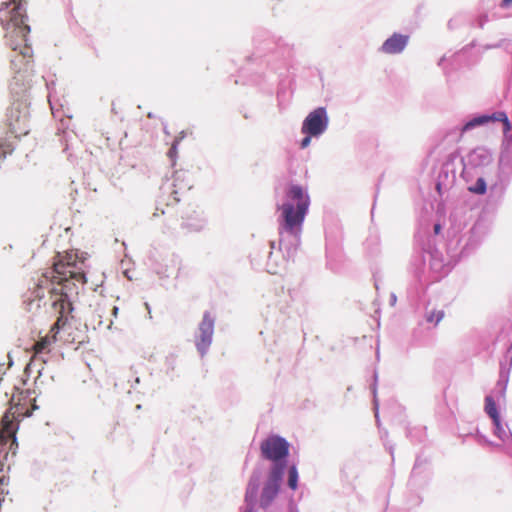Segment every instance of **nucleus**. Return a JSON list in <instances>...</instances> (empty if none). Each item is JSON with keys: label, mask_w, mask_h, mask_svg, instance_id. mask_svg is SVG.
Listing matches in <instances>:
<instances>
[{"label": "nucleus", "mask_w": 512, "mask_h": 512, "mask_svg": "<svg viewBox=\"0 0 512 512\" xmlns=\"http://www.w3.org/2000/svg\"><path fill=\"white\" fill-rule=\"evenodd\" d=\"M53 264V270L44 273L39 279L36 288V297L41 299L44 295L43 290L47 289L51 297L67 289L70 280L84 284L85 277V259L80 257L77 251L70 250L64 253H58Z\"/></svg>", "instance_id": "obj_1"}, {"label": "nucleus", "mask_w": 512, "mask_h": 512, "mask_svg": "<svg viewBox=\"0 0 512 512\" xmlns=\"http://www.w3.org/2000/svg\"><path fill=\"white\" fill-rule=\"evenodd\" d=\"M285 197V202L278 206V210L281 211L278 219L279 234L281 237L287 234L298 238L308 212L310 199L303 188L295 184H291L287 188Z\"/></svg>", "instance_id": "obj_2"}, {"label": "nucleus", "mask_w": 512, "mask_h": 512, "mask_svg": "<svg viewBox=\"0 0 512 512\" xmlns=\"http://www.w3.org/2000/svg\"><path fill=\"white\" fill-rule=\"evenodd\" d=\"M26 0H9L0 6V24L6 32H16L25 38L30 32L26 24L27 12L24 4Z\"/></svg>", "instance_id": "obj_3"}, {"label": "nucleus", "mask_w": 512, "mask_h": 512, "mask_svg": "<svg viewBox=\"0 0 512 512\" xmlns=\"http://www.w3.org/2000/svg\"><path fill=\"white\" fill-rule=\"evenodd\" d=\"M6 125L15 137H21L29 133L28 104L23 100H15L6 112Z\"/></svg>", "instance_id": "obj_4"}, {"label": "nucleus", "mask_w": 512, "mask_h": 512, "mask_svg": "<svg viewBox=\"0 0 512 512\" xmlns=\"http://www.w3.org/2000/svg\"><path fill=\"white\" fill-rule=\"evenodd\" d=\"M289 447V443L284 438L272 435L261 443L260 450L263 458L279 465L278 462L288 456Z\"/></svg>", "instance_id": "obj_5"}, {"label": "nucleus", "mask_w": 512, "mask_h": 512, "mask_svg": "<svg viewBox=\"0 0 512 512\" xmlns=\"http://www.w3.org/2000/svg\"><path fill=\"white\" fill-rule=\"evenodd\" d=\"M327 125L326 110L320 107L308 114L303 121L301 131L305 135L319 136L326 130Z\"/></svg>", "instance_id": "obj_6"}, {"label": "nucleus", "mask_w": 512, "mask_h": 512, "mask_svg": "<svg viewBox=\"0 0 512 512\" xmlns=\"http://www.w3.org/2000/svg\"><path fill=\"white\" fill-rule=\"evenodd\" d=\"M284 465H274L261 495V505L268 506L276 497L282 480Z\"/></svg>", "instance_id": "obj_7"}, {"label": "nucleus", "mask_w": 512, "mask_h": 512, "mask_svg": "<svg viewBox=\"0 0 512 512\" xmlns=\"http://www.w3.org/2000/svg\"><path fill=\"white\" fill-rule=\"evenodd\" d=\"M214 332V318L210 312H205L199 324V334L196 336L195 345L197 350L204 356L212 343Z\"/></svg>", "instance_id": "obj_8"}, {"label": "nucleus", "mask_w": 512, "mask_h": 512, "mask_svg": "<svg viewBox=\"0 0 512 512\" xmlns=\"http://www.w3.org/2000/svg\"><path fill=\"white\" fill-rule=\"evenodd\" d=\"M177 194V190H172L167 197L163 195L158 202L155 212L152 215L153 218L165 215H179L181 211L178 207L179 198L177 197Z\"/></svg>", "instance_id": "obj_9"}, {"label": "nucleus", "mask_w": 512, "mask_h": 512, "mask_svg": "<svg viewBox=\"0 0 512 512\" xmlns=\"http://www.w3.org/2000/svg\"><path fill=\"white\" fill-rule=\"evenodd\" d=\"M54 296L55 299L53 300L52 305L60 315L58 316L56 322L51 327L50 333L57 335L59 329L63 327L66 323V319L64 318L63 313L65 311L66 305L69 304V302L67 293L63 292L62 290L59 293L54 294L53 297Z\"/></svg>", "instance_id": "obj_10"}, {"label": "nucleus", "mask_w": 512, "mask_h": 512, "mask_svg": "<svg viewBox=\"0 0 512 512\" xmlns=\"http://www.w3.org/2000/svg\"><path fill=\"white\" fill-rule=\"evenodd\" d=\"M409 37L394 33L381 46V51L386 54H397L404 50L408 43Z\"/></svg>", "instance_id": "obj_11"}, {"label": "nucleus", "mask_w": 512, "mask_h": 512, "mask_svg": "<svg viewBox=\"0 0 512 512\" xmlns=\"http://www.w3.org/2000/svg\"><path fill=\"white\" fill-rule=\"evenodd\" d=\"M56 341V335L53 333L47 334L45 337L40 338L33 345V351L35 354L48 353L50 346Z\"/></svg>", "instance_id": "obj_12"}, {"label": "nucleus", "mask_w": 512, "mask_h": 512, "mask_svg": "<svg viewBox=\"0 0 512 512\" xmlns=\"http://www.w3.org/2000/svg\"><path fill=\"white\" fill-rule=\"evenodd\" d=\"M485 412L491 417L497 429H500V416L496 403L491 396L485 397Z\"/></svg>", "instance_id": "obj_13"}, {"label": "nucleus", "mask_w": 512, "mask_h": 512, "mask_svg": "<svg viewBox=\"0 0 512 512\" xmlns=\"http://www.w3.org/2000/svg\"><path fill=\"white\" fill-rule=\"evenodd\" d=\"M181 219L182 221L180 226L182 230H184L186 233L199 231L201 229L200 220L197 219L196 217H184L183 215H181Z\"/></svg>", "instance_id": "obj_14"}, {"label": "nucleus", "mask_w": 512, "mask_h": 512, "mask_svg": "<svg viewBox=\"0 0 512 512\" xmlns=\"http://www.w3.org/2000/svg\"><path fill=\"white\" fill-rule=\"evenodd\" d=\"M288 486L292 490H296L298 487V471L296 466H291L288 471Z\"/></svg>", "instance_id": "obj_15"}, {"label": "nucleus", "mask_w": 512, "mask_h": 512, "mask_svg": "<svg viewBox=\"0 0 512 512\" xmlns=\"http://www.w3.org/2000/svg\"><path fill=\"white\" fill-rule=\"evenodd\" d=\"M489 117H490V120L501 121L504 125V132L510 131L511 125H510L507 115L504 112L494 113L493 115H491Z\"/></svg>", "instance_id": "obj_16"}, {"label": "nucleus", "mask_w": 512, "mask_h": 512, "mask_svg": "<svg viewBox=\"0 0 512 512\" xmlns=\"http://www.w3.org/2000/svg\"><path fill=\"white\" fill-rule=\"evenodd\" d=\"M489 121H490V117H488V116H481V117L474 118L473 120H471L464 126V130L474 127L476 125H482Z\"/></svg>", "instance_id": "obj_17"}, {"label": "nucleus", "mask_w": 512, "mask_h": 512, "mask_svg": "<svg viewBox=\"0 0 512 512\" xmlns=\"http://www.w3.org/2000/svg\"><path fill=\"white\" fill-rule=\"evenodd\" d=\"M444 317V312L443 311H432L428 316H427V321L428 322H434L435 324H438Z\"/></svg>", "instance_id": "obj_18"}, {"label": "nucleus", "mask_w": 512, "mask_h": 512, "mask_svg": "<svg viewBox=\"0 0 512 512\" xmlns=\"http://www.w3.org/2000/svg\"><path fill=\"white\" fill-rule=\"evenodd\" d=\"M473 192L483 194L486 191V184L483 179H479L477 181V187L474 189H471Z\"/></svg>", "instance_id": "obj_19"}, {"label": "nucleus", "mask_w": 512, "mask_h": 512, "mask_svg": "<svg viewBox=\"0 0 512 512\" xmlns=\"http://www.w3.org/2000/svg\"><path fill=\"white\" fill-rule=\"evenodd\" d=\"M312 136H313V135H306V136L302 139V141H301V143H300V147H301L302 149H305V148H307V147L310 145L311 137H312Z\"/></svg>", "instance_id": "obj_20"}, {"label": "nucleus", "mask_w": 512, "mask_h": 512, "mask_svg": "<svg viewBox=\"0 0 512 512\" xmlns=\"http://www.w3.org/2000/svg\"><path fill=\"white\" fill-rule=\"evenodd\" d=\"M511 4H512V0H502V3H501V5H502L503 7H508V6H510Z\"/></svg>", "instance_id": "obj_21"}, {"label": "nucleus", "mask_w": 512, "mask_h": 512, "mask_svg": "<svg viewBox=\"0 0 512 512\" xmlns=\"http://www.w3.org/2000/svg\"><path fill=\"white\" fill-rule=\"evenodd\" d=\"M440 231H441V225H440V224H438V223H437V224H435V225H434V233H435V234H439V233H440Z\"/></svg>", "instance_id": "obj_22"}, {"label": "nucleus", "mask_w": 512, "mask_h": 512, "mask_svg": "<svg viewBox=\"0 0 512 512\" xmlns=\"http://www.w3.org/2000/svg\"><path fill=\"white\" fill-rule=\"evenodd\" d=\"M255 491L250 492L249 490L246 493V501L249 500V497H254Z\"/></svg>", "instance_id": "obj_23"}, {"label": "nucleus", "mask_w": 512, "mask_h": 512, "mask_svg": "<svg viewBox=\"0 0 512 512\" xmlns=\"http://www.w3.org/2000/svg\"><path fill=\"white\" fill-rule=\"evenodd\" d=\"M113 315L116 317L117 316V313H118V307L116 306H113L112 309H111Z\"/></svg>", "instance_id": "obj_24"}, {"label": "nucleus", "mask_w": 512, "mask_h": 512, "mask_svg": "<svg viewBox=\"0 0 512 512\" xmlns=\"http://www.w3.org/2000/svg\"><path fill=\"white\" fill-rule=\"evenodd\" d=\"M245 512H253L252 507H250L249 509H247Z\"/></svg>", "instance_id": "obj_25"}]
</instances>
